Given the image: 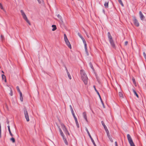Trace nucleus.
Instances as JSON below:
<instances>
[{"label": "nucleus", "instance_id": "f257e3e1", "mask_svg": "<svg viewBox=\"0 0 146 146\" xmlns=\"http://www.w3.org/2000/svg\"><path fill=\"white\" fill-rule=\"evenodd\" d=\"M80 74L82 80H83L85 84H87L88 83V77L84 71L82 70H80Z\"/></svg>", "mask_w": 146, "mask_h": 146}, {"label": "nucleus", "instance_id": "f03ea898", "mask_svg": "<svg viewBox=\"0 0 146 146\" xmlns=\"http://www.w3.org/2000/svg\"><path fill=\"white\" fill-rule=\"evenodd\" d=\"M108 36L109 39V40L110 43L113 48L115 47V45L114 42V41L112 39V36H111L110 33L108 32Z\"/></svg>", "mask_w": 146, "mask_h": 146}, {"label": "nucleus", "instance_id": "7ed1b4c3", "mask_svg": "<svg viewBox=\"0 0 146 146\" xmlns=\"http://www.w3.org/2000/svg\"><path fill=\"white\" fill-rule=\"evenodd\" d=\"M20 12L23 19L27 22V23L29 24V25H31V24L29 21L24 11L23 10H21Z\"/></svg>", "mask_w": 146, "mask_h": 146}, {"label": "nucleus", "instance_id": "20e7f679", "mask_svg": "<svg viewBox=\"0 0 146 146\" xmlns=\"http://www.w3.org/2000/svg\"><path fill=\"white\" fill-rule=\"evenodd\" d=\"M64 40L66 44L71 49L72 47L70 42L68 41L66 34H64Z\"/></svg>", "mask_w": 146, "mask_h": 146}, {"label": "nucleus", "instance_id": "39448f33", "mask_svg": "<svg viewBox=\"0 0 146 146\" xmlns=\"http://www.w3.org/2000/svg\"><path fill=\"white\" fill-rule=\"evenodd\" d=\"M127 139L131 146H135L130 135L128 134L127 135Z\"/></svg>", "mask_w": 146, "mask_h": 146}, {"label": "nucleus", "instance_id": "423d86ee", "mask_svg": "<svg viewBox=\"0 0 146 146\" xmlns=\"http://www.w3.org/2000/svg\"><path fill=\"white\" fill-rule=\"evenodd\" d=\"M23 110L25 117L27 121L28 122L29 121V119L27 111L25 108H24Z\"/></svg>", "mask_w": 146, "mask_h": 146}, {"label": "nucleus", "instance_id": "0eeeda50", "mask_svg": "<svg viewBox=\"0 0 146 146\" xmlns=\"http://www.w3.org/2000/svg\"><path fill=\"white\" fill-rule=\"evenodd\" d=\"M61 125L62 129H63L64 133H65L66 134V135L68 134V135H69V133L68 132V131H67L66 128L64 125L62 123H61Z\"/></svg>", "mask_w": 146, "mask_h": 146}, {"label": "nucleus", "instance_id": "6e6552de", "mask_svg": "<svg viewBox=\"0 0 146 146\" xmlns=\"http://www.w3.org/2000/svg\"><path fill=\"white\" fill-rule=\"evenodd\" d=\"M82 40L83 42L84 45V48H85V50L86 52V54L88 56L89 54H88V51L87 50V44H86V41L84 38H82Z\"/></svg>", "mask_w": 146, "mask_h": 146}, {"label": "nucleus", "instance_id": "1a4fd4ad", "mask_svg": "<svg viewBox=\"0 0 146 146\" xmlns=\"http://www.w3.org/2000/svg\"><path fill=\"white\" fill-rule=\"evenodd\" d=\"M86 131H87L89 136L90 138L91 141H92V142L93 143V144L94 146H96V145L94 140L93 139H92V138L89 131H88V129L87 128H86Z\"/></svg>", "mask_w": 146, "mask_h": 146}, {"label": "nucleus", "instance_id": "9d476101", "mask_svg": "<svg viewBox=\"0 0 146 146\" xmlns=\"http://www.w3.org/2000/svg\"><path fill=\"white\" fill-rule=\"evenodd\" d=\"M133 21L134 25L137 27H139V23L136 17H133Z\"/></svg>", "mask_w": 146, "mask_h": 146}, {"label": "nucleus", "instance_id": "9b49d317", "mask_svg": "<svg viewBox=\"0 0 146 146\" xmlns=\"http://www.w3.org/2000/svg\"><path fill=\"white\" fill-rule=\"evenodd\" d=\"M139 14L140 17V18L141 20H143V19L145 18V17L143 15L141 11H140L139 12Z\"/></svg>", "mask_w": 146, "mask_h": 146}, {"label": "nucleus", "instance_id": "f8f14e48", "mask_svg": "<svg viewBox=\"0 0 146 146\" xmlns=\"http://www.w3.org/2000/svg\"><path fill=\"white\" fill-rule=\"evenodd\" d=\"M83 115L85 120L86 121H87V117L85 112H84L83 113Z\"/></svg>", "mask_w": 146, "mask_h": 146}, {"label": "nucleus", "instance_id": "ddd939ff", "mask_svg": "<svg viewBox=\"0 0 146 146\" xmlns=\"http://www.w3.org/2000/svg\"><path fill=\"white\" fill-rule=\"evenodd\" d=\"M58 128L59 130V131L60 133V135H61V136L62 137H64V135L63 133V132H62L61 128L60 127H58Z\"/></svg>", "mask_w": 146, "mask_h": 146}, {"label": "nucleus", "instance_id": "4468645a", "mask_svg": "<svg viewBox=\"0 0 146 146\" xmlns=\"http://www.w3.org/2000/svg\"><path fill=\"white\" fill-rule=\"evenodd\" d=\"M57 17L58 18H59V19L60 20V21L62 23L63 22V20H62V17L60 15L58 14L57 15Z\"/></svg>", "mask_w": 146, "mask_h": 146}, {"label": "nucleus", "instance_id": "2eb2a0df", "mask_svg": "<svg viewBox=\"0 0 146 146\" xmlns=\"http://www.w3.org/2000/svg\"><path fill=\"white\" fill-rule=\"evenodd\" d=\"M101 123H102V125L104 126L105 131L106 130H108V129H107L106 125H105L104 123V122H103V121H102L101 122Z\"/></svg>", "mask_w": 146, "mask_h": 146}, {"label": "nucleus", "instance_id": "dca6fc26", "mask_svg": "<svg viewBox=\"0 0 146 146\" xmlns=\"http://www.w3.org/2000/svg\"><path fill=\"white\" fill-rule=\"evenodd\" d=\"M66 72H67L68 78L70 80H71V76L66 68Z\"/></svg>", "mask_w": 146, "mask_h": 146}, {"label": "nucleus", "instance_id": "f3484780", "mask_svg": "<svg viewBox=\"0 0 146 146\" xmlns=\"http://www.w3.org/2000/svg\"><path fill=\"white\" fill-rule=\"evenodd\" d=\"M108 1L106 2L104 4V6L105 8H108Z\"/></svg>", "mask_w": 146, "mask_h": 146}, {"label": "nucleus", "instance_id": "a211bd4d", "mask_svg": "<svg viewBox=\"0 0 146 146\" xmlns=\"http://www.w3.org/2000/svg\"><path fill=\"white\" fill-rule=\"evenodd\" d=\"M52 27H53V28L52 29V31H54L56 29V27L55 25H52Z\"/></svg>", "mask_w": 146, "mask_h": 146}, {"label": "nucleus", "instance_id": "6ab92c4d", "mask_svg": "<svg viewBox=\"0 0 146 146\" xmlns=\"http://www.w3.org/2000/svg\"><path fill=\"white\" fill-rule=\"evenodd\" d=\"M63 138V140L65 143V144L67 145H68V143L67 141H66V139L64 138V137H62Z\"/></svg>", "mask_w": 146, "mask_h": 146}, {"label": "nucleus", "instance_id": "aec40b11", "mask_svg": "<svg viewBox=\"0 0 146 146\" xmlns=\"http://www.w3.org/2000/svg\"><path fill=\"white\" fill-rule=\"evenodd\" d=\"M16 89L17 91H18V92H19V94H21V93H22V92L20 91L19 88L18 86H17Z\"/></svg>", "mask_w": 146, "mask_h": 146}, {"label": "nucleus", "instance_id": "412c9836", "mask_svg": "<svg viewBox=\"0 0 146 146\" xmlns=\"http://www.w3.org/2000/svg\"><path fill=\"white\" fill-rule=\"evenodd\" d=\"M133 92L134 93V94L136 95V96L137 97V98H138V97H139L138 95L137 94V93H136L135 91L133 89Z\"/></svg>", "mask_w": 146, "mask_h": 146}, {"label": "nucleus", "instance_id": "4be33fe9", "mask_svg": "<svg viewBox=\"0 0 146 146\" xmlns=\"http://www.w3.org/2000/svg\"><path fill=\"white\" fill-rule=\"evenodd\" d=\"M108 138H109V139H110V141H111V142H113V139H112V138L111 137V135H109V136H108Z\"/></svg>", "mask_w": 146, "mask_h": 146}, {"label": "nucleus", "instance_id": "5701e85b", "mask_svg": "<svg viewBox=\"0 0 146 146\" xmlns=\"http://www.w3.org/2000/svg\"><path fill=\"white\" fill-rule=\"evenodd\" d=\"M20 94V100L21 102H23V97L22 96V93H21V94Z\"/></svg>", "mask_w": 146, "mask_h": 146}, {"label": "nucleus", "instance_id": "b1692460", "mask_svg": "<svg viewBox=\"0 0 146 146\" xmlns=\"http://www.w3.org/2000/svg\"><path fill=\"white\" fill-rule=\"evenodd\" d=\"M118 1L122 7L124 6L121 0H118Z\"/></svg>", "mask_w": 146, "mask_h": 146}, {"label": "nucleus", "instance_id": "393cba45", "mask_svg": "<svg viewBox=\"0 0 146 146\" xmlns=\"http://www.w3.org/2000/svg\"><path fill=\"white\" fill-rule=\"evenodd\" d=\"M10 140L12 141V142L13 143H14L15 142V139L13 138V137H12L10 139Z\"/></svg>", "mask_w": 146, "mask_h": 146}, {"label": "nucleus", "instance_id": "a878e982", "mask_svg": "<svg viewBox=\"0 0 146 146\" xmlns=\"http://www.w3.org/2000/svg\"><path fill=\"white\" fill-rule=\"evenodd\" d=\"M119 95L120 97L123 98V95L121 92H119Z\"/></svg>", "mask_w": 146, "mask_h": 146}, {"label": "nucleus", "instance_id": "bb28decb", "mask_svg": "<svg viewBox=\"0 0 146 146\" xmlns=\"http://www.w3.org/2000/svg\"><path fill=\"white\" fill-rule=\"evenodd\" d=\"M106 133H107V136H109V135H110V133H109V130L108 129V130H106L105 131Z\"/></svg>", "mask_w": 146, "mask_h": 146}, {"label": "nucleus", "instance_id": "cd10ccee", "mask_svg": "<svg viewBox=\"0 0 146 146\" xmlns=\"http://www.w3.org/2000/svg\"><path fill=\"white\" fill-rule=\"evenodd\" d=\"M10 88V93L9 94L11 96H12L13 94L12 90Z\"/></svg>", "mask_w": 146, "mask_h": 146}, {"label": "nucleus", "instance_id": "c85d7f7f", "mask_svg": "<svg viewBox=\"0 0 146 146\" xmlns=\"http://www.w3.org/2000/svg\"><path fill=\"white\" fill-rule=\"evenodd\" d=\"M1 123H0V138H1Z\"/></svg>", "mask_w": 146, "mask_h": 146}, {"label": "nucleus", "instance_id": "c756f323", "mask_svg": "<svg viewBox=\"0 0 146 146\" xmlns=\"http://www.w3.org/2000/svg\"><path fill=\"white\" fill-rule=\"evenodd\" d=\"M78 35L79 36V37L81 38V39H82V38H84L82 36L80 33H78Z\"/></svg>", "mask_w": 146, "mask_h": 146}, {"label": "nucleus", "instance_id": "7c9ffc66", "mask_svg": "<svg viewBox=\"0 0 146 146\" xmlns=\"http://www.w3.org/2000/svg\"><path fill=\"white\" fill-rule=\"evenodd\" d=\"M132 80H133V84H136V82H135V79L134 78H132Z\"/></svg>", "mask_w": 146, "mask_h": 146}, {"label": "nucleus", "instance_id": "2f4dec72", "mask_svg": "<svg viewBox=\"0 0 146 146\" xmlns=\"http://www.w3.org/2000/svg\"><path fill=\"white\" fill-rule=\"evenodd\" d=\"M0 8H1V9L4 10V9L3 8V7L2 4L0 3Z\"/></svg>", "mask_w": 146, "mask_h": 146}, {"label": "nucleus", "instance_id": "473e14b6", "mask_svg": "<svg viewBox=\"0 0 146 146\" xmlns=\"http://www.w3.org/2000/svg\"><path fill=\"white\" fill-rule=\"evenodd\" d=\"M1 76L3 80L4 79H5L6 78L4 74H2Z\"/></svg>", "mask_w": 146, "mask_h": 146}, {"label": "nucleus", "instance_id": "72a5a7b5", "mask_svg": "<svg viewBox=\"0 0 146 146\" xmlns=\"http://www.w3.org/2000/svg\"><path fill=\"white\" fill-rule=\"evenodd\" d=\"M143 56H144V57L145 58V59H146V54L145 52H144L143 53Z\"/></svg>", "mask_w": 146, "mask_h": 146}, {"label": "nucleus", "instance_id": "f704fd0d", "mask_svg": "<svg viewBox=\"0 0 146 146\" xmlns=\"http://www.w3.org/2000/svg\"><path fill=\"white\" fill-rule=\"evenodd\" d=\"M7 127L8 128V130H9V132L10 131H11V130H10V126L9 125H8V126Z\"/></svg>", "mask_w": 146, "mask_h": 146}, {"label": "nucleus", "instance_id": "c9c22d12", "mask_svg": "<svg viewBox=\"0 0 146 146\" xmlns=\"http://www.w3.org/2000/svg\"><path fill=\"white\" fill-rule=\"evenodd\" d=\"M127 44H128V42L127 41H125V44H124L126 46Z\"/></svg>", "mask_w": 146, "mask_h": 146}, {"label": "nucleus", "instance_id": "e433bc0d", "mask_svg": "<svg viewBox=\"0 0 146 146\" xmlns=\"http://www.w3.org/2000/svg\"><path fill=\"white\" fill-rule=\"evenodd\" d=\"M90 66L91 67L92 69H93V67L92 65V64H91V63H90Z\"/></svg>", "mask_w": 146, "mask_h": 146}, {"label": "nucleus", "instance_id": "4c0bfd02", "mask_svg": "<svg viewBox=\"0 0 146 146\" xmlns=\"http://www.w3.org/2000/svg\"><path fill=\"white\" fill-rule=\"evenodd\" d=\"M9 134L11 136H13V134H12V133H11V131H10L9 132Z\"/></svg>", "mask_w": 146, "mask_h": 146}, {"label": "nucleus", "instance_id": "58836bf2", "mask_svg": "<svg viewBox=\"0 0 146 146\" xmlns=\"http://www.w3.org/2000/svg\"><path fill=\"white\" fill-rule=\"evenodd\" d=\"M94 89H95V91H96V92H97L98 91H97V90L96 89V88H95V86H94Z\"/></svg>", "mask_w": 146, "mask_h": 146}, {"label": "nucleus", "instance_id": "ea45409f", "mask_svg": "<svg viewBox=\"0 0 146 146\" xmlns=\"http://www.w3.org/2000/svg\"><path fill=\"white\" fill-rule=\"evenodd\" d=\"M115 146H118L117 144L116 141L115 142Z\"/></svg>", "mask_w": 146, "mask_h": 146}, {"label": "nucleus", "instance_id": "a19ab883", "mask_svg": "<svg viewBox=\"0 0 146 146\" xmlns=\"http://www.w3.org/2000/svg\"><path fill=\"white\" fill-rule=\"evenodd\" d=\"M71 110V111L72 114H73V113H74L73 110Z\"/></svg>", "mask_w": 146, "mask_h": 146}, {"label": "nucleus", "instance_id": "79ce46f5", "mask_svg": "<svg viewBox=\"0 0 146 146\" xmlns=\"http://www.w3.org/2000/svg\"><path fill=\"white\" fill-rule=\"evenodd\" d=\"M85 33H86V34L87 37L88 38H89V35H88L87 33L86 32Z\"/></svg>", "mask_w": 146, "mask_h": 146}, {"label": "nucleus", "instance_id": "37998d69", "mask_svg": "<svg viewBox=\"0 0 146 146\" xmlns=\"http://www.w3.org/2000/svg\"><path fill=\"white\" fill-rule=\"evenodd\" d=\"M70 107L71 110H73V109H72V106H71V105H70Z\"/></svg>", "mask_w": 146, "mask_h": 146}, {"label": "nucleus", "instance_id": "c03bdc74", "mask_svg": "<svg viewBox=\"0 0 146 146\" xmlns=\"http://www.w3.org/2000/svg\"><path fill=\"white\" fill-rule=\"evenodd\" d=\"M96 92H97V94L99 96H100V94L99 93V92H98V91Z\"/></svg>", "mask_w": 146, "mask_h": 146}, {"label": "nucleus", "instance_id": "a18cd8bd", "mask_svg": "<svg viewBox=\"0 0 146 146\" xmlns=\"http://www.w3.org/2000/svg\"><path fill=\"white\" fill-rule=\"evenodd\" d=\"M1 38H2V39H3V38H4V37L2 35H1Z\"/></svg>", "mask_w": 146, "mask_h": 146}, {"label": "nucleus", "instance_id": "49530a36", "mask_svg": "<svg viewBox=\"0 0 146 146\" xmlns=\"http://www.w3.org/2000/svg\"><path fill=\"white\" fill-rule=\"evenodd\" d=\"M102 105L103 106L104 108L105 107H104V103H103V102H102Z\"/></svg>", "mask_w": 146, "mask_h": 146}, {"label": "nucleus", "instance_id": "de8ad7c7", "mask_svg": "<svg viewBox=\"0 0 146 146\" xmlns=\"http://www.w3.org/2000/svg\"><path fill=\"white\" fill-rule=\"evenodd\" d=\"M74 119L75 120V121H78L77 119L76 118V117L75 118H74Z\"/></svg>", "mask_w": 146, "mask_h": 146}, {"label": "nucleus", "instance_id": "09e8293b", "mask_svg": "<svg viewBox=\"0 0 146 146\" xmlns=\"http://www.w3.org/2000/svg\"><path fill=\"white\" fill-rule=\"evenodd\" d=\"M74 119L75 120V121H78L77 119L76 118V117L75 118H74Z\"/></svg>", "mask_w": 146, "mask_h": 146}, {"label": "nucleus", "instance_id": "8fccbe9b", "mask_svg": "<svg viewBox=\"0 0 146 146\" xmlns=\"http://www.w3.org/2000/svg\"><path fill=\"white\" fill-rule=\"evenodd\" d=\"M74 119L75 120V121H78L77 119L76 118V117L75 118H74Z\"/></svg>", "mask_w": 146, "mask_h": 146}, {"label": "nucleus", "instance_id": "3c124183", "mask_svg": "<svg viewBox=\"0 0 146 146\" xmlns=\"http://www.w3.org/2000/svg\"><path fill=\"white\" fill-rule=\"evenodd\" d=\"M37 1L39 3H41V1H40V0H37Z\"/></svg>", "mask_w": 146, "mask_h": 146}, {"label": "nucleus", "instance_id": "603ef678", "mask_svg": "<svg viewBox=\"0 0 146 146\" xmlns=\"http://www.w3.org/2000/svg\"><path fill=\"white\" fill-rule=\"evenodd\" d=\"M76 125L77 127H79V124H76Z\"/></svg>", "mask_w": 146, "mask_h": 146}, {"label": "nucleus", "instance_id": "864d4df0", "mask_svg": "<svg viewBox=\"0 0 146 146\" xmlns=\"http://www.w3.org/2000/svg\"><path fill=\"white\" fill-rule=\"evenodd\" d=\"M75 122L76 124H78V121H76Z\"/></svg>", "mask_w": 146, "mask_h": 146}, {"label": "nucleus", "instance_id": "5fc2aeb1", "mask_svg": "<svg viewBox=\"0 0 146 146\" xmlns=\"http://www.w3.org/2000/svg\"><path fill=\"white\" fill-rule=\"evenodd\" d=\"M72 115H73V116H75V114H74V113H73V114H72Z\"/></svg>", "mask_w": 146, "mask_h": 146}, {"label": "nucleus", "instance_id": "6e6d98bb", "mask_svg": "<svg viewBox=\"0 0 146 146\" xmlns=\"http://www.w3.org/2000/svg\"><path fill=\"white\" fill-rule=\"evenodd\" d=\"M4 79H5V82H6V78H5Z\"/></svg>", "mask_w": 146, "mask_h": 146}, {"label": "nucleus", "instance_id": "4d7b16f0", "mask_svg": "<svg viewBox=\"0 0 146 146\" xmlns=\"http://www.w3.org/2000/svg\"><path fill=\"white\" fill-rule=\"evenodd\" d=\"M100 100H101V103H102V102H103V101H102V99H100Z\"/></svg>", "mask_w": 146, "mask_h": 146}, {"label": "nucleus", "instance_id": "13d9d810", "mask_svg": "<svg viewBox=\"0 0 146 146\" xmlns=\"http://www.w3.org/2000/svg\"><path fill=\"white\" fill-rule=\"evenodd\" d=\"M100 100H101V103H102V102H103V101H102V99H100Z\"/></svg>", "mask_w": 146, "mask_h": 146}, {"label": "nucleus", "instance_id": "bf43d9fd", "mask_svg": "<svg viewBox=\"0 0 146 146\" xmlns=\"http://www.w3.org/2000/svg\"><path fill=\"white\" fill-rule=\"evenodd\" d=\"M103 12L104 13L105 12V11L104 9L103 10Z\"/></svg>", "mask_w": 146, "mask_h": 146}, {"label": "nucleus", "instance_id": "052dcab7", "mask_svg": "<svg viewBox=\"0 0 146 146\" xmlns=\"http://www.w3.org/2000/svg\"><path fill=\"white\" fill-rule=\"evenodd\" d=\"M1 72H2V73H4V72H3V71H1Z\"/></svg>", "mask_w": 146, "mask_h": 146}, {"label": "nucleus", "instance_id": "680f3d73", "mask_svg": "<svg viewBox=\"0 0 146 146\" xmlns=\"http://www.w3.org/2000/svg\"><path fill=\"white\" fill-rule=\"evenodd\" d=\"M99 97H100V99H101V98L100 96H99Z\"/></svg>", "mask_w": 146, "mask_h": 146}, {"label": "nucleus", "instance_id": "e2e57ef3", "mask_svg": "<svg viewBox=\"0 0 146 146\" xmlns=\"http://www.w3.org/2000/svg\"><path fill=\"white\" fill-rule=\"evenodd\" d=\"M99 97H100V99H101V98L100 96H99Z\"/></svg>", "mask_w": 146, "mask_h": 146}, {"label": "nucleus", "instance_id": "0e129e2a", "mask_svg": "<svg viewBox=\"0 0 146 146\" xmlns=\"http://www.w3.org/2000/svg\"><path fill=\"white\" fill-rule=\"evenodd\" d=\"M73 117H74V118H75L76 117L75 116H73Z\"/></svg>", "mask_w": 146, "mask_h": 146}, {"label": "nucleus", "instance_id": "69168bd1", "mask_svg": "<svg viewBox=\"0 0 146 146\" xmlns=\"http://www.w3.org/2000/svg\"><path fill=\"white\" fill-rule=\"evenodd\" d=\"M7 123L8 124H9V121L7 122Z\"/></svg>", "mask_w": 146, "mask_h": 146}]
</instances>
